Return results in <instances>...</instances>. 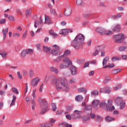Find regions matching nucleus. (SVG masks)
I'll list each match as a JSON object with an SVG mask.
<instances>
[{
  "mask_svg": "<svg viewBox=\"0 0 127 127\" xmlns=\"http://www.w3.org/2000/svg\"><path fill=\"white\" fill-rule=\"evenodd\" d=\"M13 37H19L20 36V34L19 33H15L13 34Z\"/></svg>",
  "mask_w": 127,
  "mask_h": 127,
  "instance_id": "nucleus-51",
  "label": "nucleus"
},
{
  "mask_svg": "<svg viewBox=\"0 0 127 127\" xmlns=\"http://www.w3.org/2000/svg\"><path fill=\"white\" fill-rule=\"evenodd\" d=\"M105 34L107 36H110V35H112V34H113V31L111 30H108L107 32H106V33Z\"/></svg>",
  "mask_w": 127,
  "mask_h": 127,
  "instance_id": "nucleus-42",
  "label": "nucleus"
},
{
  "mask_svg": "<svg viewBox=\"0 0 127 127\" xmlns=\"http://www.w3.org/2000/svg\"><path fill=\"white\" fill-rule=\"evenodd\" d=\"M66 109L67 110V111H72V110H73V107L71 106H68L66 108Z\"/></svg>",
  "mask_w": 127,
  "mask_h": 127,
  "instance_id": "nucleus-62",
  "label": "nucleus"
},
{
  "mask_svg": "<svg viewBox=\"0 0 127 127\" xmlns=\"http://www.w3.org/2000/svg\"><path fill=\"white\" fill-rule=\"evenodd\" d=\"M72 13V7H67L65 11H64V14L65 16H69Z\"/></svg>",
  "mask_w": 127,
  "mask_h": 127,
  "instance_id": "nucleus-13",
  "label": "nucleus"
},
{
  "mask_svg": "<svg viewBox=\"0 0 127 127\" xmlns=\"http://www.w3.org/2000/svg\"><path fill=\"white\" fill-rule=\"evenodd\" d=\"M65 117L66 118L67 120H69V121L72 119V116H71L70 115H66Z\"/></svg>",
  "mask_w": 127,
  "mask_h": 127,
  "instance_id": "nucleus-60",
  "label": "nucleus"
},
{
  "mask_svg": "<svg viewBox=\"0 0 127 127\" xmlns=\"http://www.w3.org/2000/svg\"><path fill=\"white\" fill-rule=\"evenodd\" d=\"M75 100L77 102H81L83 100V96L81 95H78L75 97Z\"/></svg>",
  "mask_w": 127,
  "mask_h": 127,
  "instance_id": "nucleus-27",
  "label": "nucleus"
},
{
  "mask_svg": "<svg viewBox=\"0 0 127 127\" xmlns=\"http://www.w3.org/2000/svg\"><path fill=\"white\" fill-rule=\"evenodd\" d=\"M38 101L41 106H45V108H48V103H47V101H45L44 99L39 97Z\"/></svg>",
  "mask_w": 127,
  "mask_h": 127,
  "instance_id": "nucleus-10",
  "label": "nucleus"
},
{
  "mask_svg": "<svg viewBox=\"0 0 127 127\" xmlns=\"http://www.w3.org/2000/svg\"><path fill=\"white\" fill-rule=\"evenodd\" d=\"M50 12L52 15H57L56 10H55L54 9H51Z\"/></svg>",
  "mask_w": 127,
  "mask_h": 127,
  "instance_id": "nucleus-38",
  "label": "nucleus"
},
{
  "mask_svg": "<svg viewBox=\"0 0 127 127\" xmlns=\"http://www.w3.org/2000/svg\"><path fill=\"white\" fill-rule=\"evenodd\" d=\"M40 127H47L46 123H44L40 125Z\"/></svg>",
  "mask_w": 127,
  "mask_h": 127,
  "instance_id": "nucleus-64",
  "label": "nucleus"
},
{
  "mask_svg": "<svg viewBox=\"0 0 127 127\" xmlns=\"http://www.w3.org/2000/svg\"><path fill=\"white\" fill-rule=\"evenodd\" d=\"M50 69L51 72H53V73H55V74H59V70L57 67L52 66L50 67Z\"/></svg>",
  "mask_w": 127,
  "mask_h": 127,
  "instance_id": "nucleus-16",
  "label": "nucleus"
},
{
  "mask_svg": "<svg viewBox=\"0 0 127 127\" xmlns=\"http://www.w3.org/2000/svg\"><path fill=\"white\" fill-rule=\"evenodd\" d=\"M86 110L87 111H90V112H91V110H92V106L91 105L87 106L86 107Z\"/></svg>",
  "mask_w": 127,
  "mask_h": 127,
  "instance_id": "nucleus-50",
  "label": "nucleus"
},
{
  "mask_svg": "<svg viewBox=\"0 0 127 127\" xmlns=\"http://www.w3.org/2000/svg\"><path fill=\"white\" fill-rule=\"evenodd\" d=\"M124 38H126V36L123 33L118 34L113 37V39H114V40H115V42H117V43H120V42H121V40Z\"/></svg>",
  "mask_w": 127,
  "mask_h": 127,
  "instance_id": "nucleus-6",
  "label": "nucleus"
},
{
  "mask_svg": "<svg viewBox=\"0 0 127 127\" xmlns=\"http://www.w3.org/2000/svg\"><path fill=\"white\" fill-rule=\"evenodd\" d=\"M12 91L15 94H19L18 90H17V89L15 87L12 88Z\"/></svg>",
  "mask_w": 127,
  "mask_h": 127,
  "instance_id": "nucleus-48",
  "label": "nucleus"
},
{
  "mask_svg": "<svg viewBox=\"0 0 127 127\" xmlns=\"http://www.w3.org/2000/svg\"><path fill=\"white\" fill-rule=\"evenodd\" d=\"M63 58H64V56H60L57 59L54 60L55 62H60L63 61Z\"/></svg>",
  "mask_w": 127,
  "mask_h": 127,
  "instance_id": "nucleus-20",
  "label": "nucleus"
},
{
  "mask_svg": "<svg viewBox=\"0 0 127 127\" xmlns=\"http://www.w3.org/2000/svg\"><path fill=\"white\" fill-rule=\"evenodd\" d=\"M112 92V88H109L108 90H106L104 91H103L102 90L100 91V93H105V94H110Z\"/></svg>",
  "mask_w": 127,
  "mask_h": 127,
  "instance_id": "nucleus-32",
  "label": "nucleus"
},
{
  "mask_svg": "<svg viewBox=\"0 0 127 127\" xmlns=\"http://www.w3.org/2000/svg\"><path fill=\"white\" fill-rule=\"evenodd\" d=\"M110 60V58L109 57H105L102 62V65L103 66H106L107 65V63H108V61Z\"/></svg>",
  "mask_w": 127,
  "mask_h": 127,
  "instance_id": "nucleus-23",
  "label": "nucleus"
},
{
  "mask_svg": "<svg viewBox=\"0 0 127 127\" xmlns=\"http://www.w3.org/2000/svg\"><path fill=\"white\" fill-rule=\"evenodd\" d=\"M69 32L71 33L73 32V30L68 29H63L60 31V34H62V35H67Z\"/></svg>",
  "mask_w": 127,
  "mask_h": 127,
  "instance_id": "nucleus-11",
  "label": "nucleus"
},
{
  "mask_svg": "<svg viewBox=\"0 0 127 127\" xmlns=\"http://www.w3.org/2000/svg\"><path fill=\"white\" fill-rule=\"evenodd\" d=\"M100 105V101L98 100H94L92 102V106L94 108H97V107Z\"/></svg>",
  "mask_w": 127,
  "mask_h": 127,
  "instance_id": "nucleus-19",
  "label": "nucleus"
},
{
  "mask_svg": "<svg viewBox=\"0 0 127 127\" xmlns=\"http://www.w3.org/2000/svg\"><path fill=\"white\" fill-rule=\"evenodd\" d=\"M8 18L11 21H14V17H13V16H9Z\"/></svg>",
  "mask_w": 127,
  "mask_h": 127,
  "instance_id": "nucleus-59",
  "label": "nucleus"
},
{
  "mask_svg": "<svg viewBox=\"0 0 127 127\" xmlns=\"http://www.w3.org/2000/svg\"><path fill=\"white\" fill-rule=\"evenodd\" d=\"M50 34H52V35H53L54 36H57V34L54 32V30H50Z\"/></svg>",
  "mask_w": 127,
  "mask_h": 127,
  "instance_id": "nucleus-47",
  "label": "nucleus"
},
{
  "mask_svg": "<svg viewBox=\"0 0 127 127\" xmlns=\"http://www.w3.org/2000/svg\"><path fill=\"white\" fill-rule=\"evenodd\" d=\"M43 51H44L45 52H49V51L51 50V49H50V48H48V47L45 46H44L43 47Z\"/></svg>",
  "mask_w": 127,
  "mask_h": 127,
  "instance_id": "nucleus-31",
  "label": "nucleus"
},
{
  "mask_svg": "<svg viewBox=\"0 0 127 127\" xmlns=\"http://www.w3.org/2000/svg\"><path fill=\"white\" fill-rule=\"evenodd\" d=\"M70 73L72 76L76 75L78 73V71H77V67L74 65H72L70 67Z\"/></svg>",
  "mask_w": 127,
  "mask_h": 127,
  "instance_id": "nucleus-12",
  "label": "nucleus"
},
{
  "mask_svg": "<svg viewBox=\"0 0 127 127\" xmlns=\"http://www.w3.org/2000/svg\"><path fill=\"white\" fill-rule=\"evenodd\" d=\"M96 122L97 123H100V122H102V121H103V118L101 117L100 116L97 115L96 117Z\"/></svg>",
  "mask_w": 127,
  "mask_h": 127,
  "instance_id": "nucleus-33",
  "label": "nucleus"
},
{
  "mask_svg": "<svg viewBox=\"0 0 127 127\" xmlns=\"http://www.w3.org/2000/svg\"><path fill=\"white\" fill-rule=\"evenodd\" d=\"M111 29L112 30H113V31H115V32L120 31L121 29V26H120V25H116V27L112 26L111 28Z\"/></svg>",
  "mask_w": 127,
  "mask_h": 127,
  "instance_id": "nucleus-18",
  "label": "nucleus"
},
{
  "mask_svg": "<svg viewBox=\"0 0 127 127\" xmlns=\"http://www.w3.org/2000/svg\"><path fill=\"white\" fill-rule=\"evenodd\" d=\"M102 50H104V47L103 46H96L95 48V51L100 52V51H102Z\"/></svg>",
  "mask_w": 127,
  "mask_h": 127,
  "instance_id": "nucleus-26",
  "label": "nucleus"
},
{
  "mask_svg": "<svg viewBox=\"0 0 127 127\" xmlns=\"http://www.w3.org/2000/svg\"><path fill=\"white\" fill-rule=\"evenodd\" d=\"M105 78V80L104 81L103 83L104 84H107V83H108L109 81L111 80V77H110L109 75H106Z\"/></svg>",
  "mask_w": 127,
  "mask_h": 127,
  "instance_id": "nucleus-28",
  "label": "nucleus"
},
{
  "mask_svg": "<svg viewBox=\"0 0 127 127\" xmlns=\"http://www.w3.org/2000/svg\"><path fill=\"white\" fill-rule=\"evenodd\" d=\"M122 16H123V15H122V14L119 13L116 15V19L117 20L119 19V18H121V17H122Z\"/></svg>",
  "mask_w": 127,
  "mask_h": 127,
  "instance_id": "nucleus-52",
  "label": "nucleus"
},
{
  "mask_svg": "<svg viewBox=\"0 0 127 127\" xmlns=\"http://www.w3.org/2000/svg\"><path fill=\"white\" fill-rule=\"evenodd\" d=\"M25 14L27 18L28 17V16H30L31 15V8L25 10Z\"/></svg>",
  "mask_w": 127,
  "mask_h": 127,
  "instance_id": "nucleus-21",
  "label": "nucleus"
},
{
  "mask_svg": "<svg viewBox=\"0 0 127 127\" xmlns=\"http://www.w3.org/2000/svg\"><path fill=\"white\" fill-rule=\"evenodd\" d=\"M112 103L113 101L112 100H108L107 104L106 103V101H103L100 103V107L105 111H110V112H112L115 110V106H112Z\"/></svg>",
  "mask_w": 127,
  "mask_h": 127,
  "instance_id": "nucleus-3",
  "label": "nucleus"
},
{
  "mask_svg": "<svg viewBox=\"0 0 127 127\" xmlns=\"http://www.w3.org/2000/svg\"><path fill=\"white\" fill-rule=\"evenodd\" d=\"M116 103L118 106H120V110H123L126 106V102L123 99V97L118 96L116 100Z\"/></svg>",
  "mask_w": 127,
  "mask_h": 127,
  "instance_id": "nucleus-5",
  "label": "nucleus"
},
{
  "mask_svg": "<svg viewBox=\"0 0 127 127\" xmlns=\"http://www.w3.org/2000/svg\"><path fill=\"white\" fill-rule=\"evenodd\" d=\"M84 40H85L84 35L79 34L72 41L71 45L75 49H80V46L84 44Z\"/></svg>",
  "mask_w": 127,
  "mask_h": 127,
  "instance_id": "nucleus-2",
  "label": "nucleus"
},
{
  "mask_svg": "<svg viewBox=\"0 0 127 127\" xmlns=\"http://www.w3.org/2000/svg\"><path fill=\"white\" fill-rule=\"evenodd\" d=\"M12 98H13V99L10 105L11 107H12V106H14V105H15V101H16V96H15V95H13Z\"/></svg>",
  "mask_w": 127,
  "mask_h": 127,
  "instance_id": "nucleus-25",
  "label": "nucleus"
},
{
  "mask_svg": "<svg viewBox=\"0 0 127 127\" xmlns=\"http://www.w3.org/2000/svg\"><path fill=\"white\" fill-rule=\"evenodd\" d=\"M75 81H76V79L74 78H71L69 80L68 83L69 84H72L75 83Z\"/></svg>",
  "mask_w": 127,
  "mask_h": 127,
  "instance_id": "nucleus-39",
  "label": "nucleus"
},
{
  "mask_svg": "<svg viewBox=\"0 0 127 127\" xmlns=\"http://www.w3.org/2000/svg\"><path fill=\"white\" fill-rule=\"evenodd\" d=\"M53 47L54 49H56V50H53L51 52V54L53 55L54 56H58V55H60V53H59V49H60V48L56 45H55L53 46Z\"/></svg>",
  "mask_w": 127,
  "mask_h": 127,
  "instance_id": "nucleus-7",
  "label": "nucleus"
},
{
  "mask_svg": "<svg viewBox=\"0 0 127 127\" xmlns=\"http://www.w3.org/2000/svg\"><path fill=\"white\" fill-rule=\"evenodd\" d=\"M5 21H6V20H5L4 19H0V23L1 24H4V22H5Z\"/></svg>",
  "mask_w": 127,
  "mask_h": 127,
  "instance_id": "nucleus-56",
  "label": "nucleus"
},
{
  "mask_svg": "<svg viewBox=\"0 0 127 127\" xmlns=\"http://www.w3.org/2000/svg\"><path fill=\"white\" fill-rule=\"evenodd\" d=\"M39 24H40L39 21H38L37 20L35 21V24H34L35 28H37V27H38V26H39Z\"/></svg>",
  "mask_w": 127,
  "mask_h": 127,
  "instance_id": "nucleus-37",
  "label": "nucleus"
},
{
  "mask_svg": "<svg viewBox=\"0 0 127 127\" xmlns=\"http://www.w3.org/2000/svg\"><path fill=\"white\" fill-rule=\"evenodd\" d=\"M105 121L106 123H111L112 121H115V118L107 116L105 118Z\"/></svg>",
  "mask_w": 127,
  "mask_h": 127,
  "instance_id": "nucleus-22",
  "label": "nucleus"
},
{
  "mask_svg": "<svg viewBox=\"0 0 127 127\" xmlns=\"http://www.w3.org/2000/svg\"><path fill=\"white\" fill-rule=\"evenodd\" d=\"M72 61L69 57H65L63 60V62L59 65L60 69H66L68 68L70 65H72Z\"/></svg>",
  "mask_w": 127,
  "mask_h": 127,
  "instance_id": "nucleus-4",
  "label": "nucleus"
},
{
  "mask_svg": "<svg viewBox=\"0 0 127 127\" xmlns=\"http://www.w3.org/2000/svg\"><path fill=\"white\" fill-rule=\"evenodd\" d=\"M0 96H4V95H5V91L3 90H0Z\"/></svg>",
  "mask_w": 127,
  "mask_h": 127,
  "instance_id": "nucleus-58",
  "label": "nucleus"
},
{
  "mask_svg": "<svg viewBox=\"0 0 127 127\" xmlns=\"http://www.w3.org/2000/svg\"><path fill=\"white\" fill-rule=\"evenodd\" d=\"M76 119H78L79 120H80V119H82V120H83V121L84 122H87V121H89V120H90V117H88L86 116H79V117H75Z\"/></svg>",
  "mask_w": 127,
  "mask_h": 127,
  "instance_id": "nucleus-14",
  "label": "nucleus"
},
{
  "mask_svg": "<svg viewBox=\"0 0 127 127\" xmlns=\"http://www.w3.org/2000/svg\"><path fill=\"white\" fill-rule=\"evenodd\" d=\"M2 34H3V39L4 40L5 39V37H6V34H7V33L8 32V28H5V29H3L2 31Z\"/></svg>",
  "mask_w": 127,
  "mask_h": 127,
  "instance_id": "nucleus-15",
  "label": "nucleus"
},
{
  "mask_svg": "<svg viewBox=\"0 0 127 127\" xmlns=\"http://www.w3.org/2000/svg\"><path fill=\"white\" fill-rule=\"evenodd\" d=\"M47 111H48V109H42V110L40 112V114H42V115H44V114H45V113H46Z\"/></svg>",
  "mask_w": 127,
  "mask_h": 127,
  "instance_id": "nucleus-44",
  "label": "nucleus"
},
{
  "mask_svg": "<svg viewBox=\"0 0 127 127\" xmlns=\"http://www.w3.org/2000/svg\"><path fill=\"white\" fill-rule=\"evenodd\" d=\"M70 54H71V51L69 50H66L64 51L63 56H64V58L66 56H69V55H70Z\"/></svg>",
  "mask_w": 127,
  "mask_h": 127,
  "instance_id": "nucleus-24",
  "label": "nucleus"
},
{
  "mask_svg": "<svg viewBox=\"0 0 127 127\" xmlns=\"http://www.w3.org/2000/svg\"><path fill=\"white\" fill-rule=\"evenodd\" d=\"M89 65H90V62L88 61L84 64V68H87V67H88Z\"/></svg>",
  "mask_w": 127,
  "mask_h": 127,
  "instance_id": "nucleus-55",
  "label": "nucleus"
},
{
  "mask_svg": "<svg viewBox=\"0 0 127 127\" xmlns=\"http://www.w3.org/2000/svg\"><path fill=\"white\" fill-rule=\"evenodd\" d=\"M74 114L76 116H81V115H83V112L78 110H75L74 112Z\"/></svg>",
  "mask_w": 127,
  "mask_h": 127,
  "instance_id": "nucleus-30",
  "label": "nucleus"
},
{
  "mask_svg": "<svg viewBox=\"0 0 127 127\" xmlns=\"http://www.w3.org/2000/svg\"><path fill=\"white\" fill-rule=\"evenodd\" d=\"M126 49H127V47L125 46H122L119 47V51H120L121 52H122V51H125Z\"/></svg>",
  "mask_w": 127,
  "mask_h": 127,
  "instance_id": "nucleus-41",
  "label": "nucleus"
},
{
  "mask_svg": "<svg viewBox=\"0 0 127 127\" xmlns=\"http://www.w3.org/2000/svg\"><path fill=\"white\" fill-rule=\"evenodd\" d=\"M45 23H47L48 24H52V22H51V20L50 19V18H49L48 16H45Z\"/></svg>",
  "mask_w": 127,
  "mask_h": 127,
  "instance_id": "nucleus-17",
  "label": "nucleus"
},
{
  "mask_svg": "<svg viewBox=\"0 0 127 127\" xmlns=\"http://www.w3.org/2000/svg\"><path fill=\"white\" fill-rule=\"evenodd\" d=\"M52 107L53 111L55 112V111H56V109H57L56 104L55 103H52Z\"/></svg>",
  "mask_w": 127,
  "mask_h": 127,
  "instance_id": "nucleus-45",
  "label": "nucleus"
},
{
  "mask_svg": "<svg viewBox=\"0 0 127 127\" xmlns=\"http://www.w3.org/2000/svg\"><path fill=\"white\" fill-rule=\"evenodd\" d=\"M51 82L52 85L56 86L58 91H60L61 89H65L66 91L69 90V85H68V81L64 77H57L54 75L50 76H46L44 83L47 84L48 81Z\"/></svg>",
  "mask_w": 127,
  "mask_h": 127,
  "instance_id": "nucleus-1",
  "label": "nucleus"
},
{
  "mask_svg": "<svg viewBox=\"0 0 127 127\" xmlns=\"http://www.w3.org/2000/svg\"><path fill=\"white\" fill-rule=\"evenodd\" d=\"M40 81V78L38 77H36L32 79L31 81V85L33 87H35L38 85V83Z\"/></svg>",
  "mask_w": 127,
  "mask_h": 127,
  "instance_id": "nucleus-9",
  "label": "nucleus"
},
{
  "mask_svg": "<svg viewBox=\"0 0 127 127\" xmlns=\"http://www.w3.org/2000/svg\"><path fill=\"white\" fill-rule=\"evenodd\" d=\"M82 3H83V1L82 0H76V4L77 5H82Z\"/></svg>",
  "mask_w": 127,
  "mask_h": 127,
  "instance_id": "nucleus-46",
  "label": "nucleus"
},
{
  "mask_svg": "<svg viewBox=\"0 0 127 127\" xmlns=\"http://www.w3.org/2000/svg\"><path fill=\"white\" fill-rule=\"evenodd\" d=\"M29 74L30 75V77H32L33 75H34V73L33 72V70H30L29 72Z\"/></svg>",
  "mask_w": 127,
  "mask_h": 127,
  "instance_id": "nucleus-53",
  "label": "nucleus"
},
{
  "mask_svg": "<svg viewBox=\"0 0 127 127\" xmlns=\"http://www.w3.org/2000/svg\"><path fill=\"white\" fill-rule=\"evenodd\" d=\"M27 36V31H26L25 33H23L22 38L24 39Z\"/></svg>",
  "mask_w": 127,
  "mask_h": 127,
  "instance_id": "nucleus-61",
  "label": "nucleus"
},
{
  "mask_svg": "<svg viewBox=\"0 0 127 127\" xmlns=\"http://www.w3.org/2000/svg\"><path fill=\"white\" fill-rule=\"evenodd\" d=\"M26 51L27 52V54H28V55L33 54V50H32V49H29L26 50Z\"/></svg>",
  "mask_w": 127,
  "mask_h": 127,
  "instance_id": "nucleus-34",
  "label": "nucleus"
},
{
  "mask_svg": "<svg viewBox=\"0 0 127 127\" xmlns=\"http://www.w3.org/2000/svg\"><path fill=\"white\" fill-rule=\"evenodd\" d=\"M26 54H27L26 50H23L21 53V56H22V57H25Z\"/></svg>",
  "mask_w": 127,
  "mask_h": 127,
  "instance_id": "nucleus-35",
  "label": "nucleus"
},
{
  "mask_svg": "<svg viewBox=\"0 0 127 127\" xmlns=\"http://www.w3.org/2000/svg\"><path fill=\"white\" fill-rule=\"evenodd\" d=\"M99 6H101V7H106L107 6L105 4V3L104 2H100L99 4Z\"/></svg>",
  "mask_w": 127,
  "mask_h": 127,
  "instance_id": "nucleus-57",
  "label": "nucleus"
},
{
  "mask_svg": "<svg viewBox=\"0 0 127 127\" xmlns=\"http://www.w3.org/2000/svg\"><path fill=\"white\" fill-rule=\"evenodd\" d=\"M59 127H67V123L66 122H64L63 123L59 124Z\"/></svg>",
  "mask_w": 127,
  "mask_h": 127,
  "instance_id": "nucleus-40",
  "label": "nucleus"
},
{
  "mask_svg": "<svg viewBox=\"0 0 127 127\" xmlns=\"http://www.w3.org/2000/svg\"><path fill=\"white\" fill-rule=\"evenodd\" d=\"M91 94V96H93V97H97V96L99 95V91L97 90H94L93 91H92Z\"/></svg>",
  "mask_w": 127,
  "mask_h": 127,
  "instance_id": "nucleus-29",
  "label": "nucleus"
},
{
  "mask_svg": "<svg viewBox=\"0 0 127 127\" xmlns=\"http://www.w3.org/2000/svg\"><path fill=\"white\" fill-rule=\"evenodd\" d=\"M96 32L99 33L100 35H105L106 33H107V31L106 29L102 27H98L96 29Z\"/></svg>",
  "mask_w": 127,
  "mask_h": 127,
  "instance_id": "nucleus-8",
  "label": "nucleus"
},
{
  "mask_svg": "<svg viewBox=\"0 0 127 127\" xmlns=\"http://www.w3.org/2000/svg\"><path fill=\"white\" fill-rule=\"evenodd\" d=\"M47 127H53V124L51 122H49L48 123H46Z\"/></svg>",
  "mask_w": 127,
  "mask_h": 127,
  "instance_id": "nucleus-54",
  "label": "nucleus"
},
{
  "mask_svg": "<svg viewBox=\"0 0 127 127\" xmlns=\"http://www.w3.org/2000/svg\"><path fill=\"white\" fill-rule=\"evenodd\" d=\"M22 73H23V76L24 77H26V76H27V74H28V72H27V71L25 70H23Z\"/></svg>",
  "mask_w": 127,
  "mask_h": 127,
  "instance_id": "nucleus-49",
  "label": "nucleus"
},
{
  "mask_svg": "<svg viewBox=\"0 0 127 127\" xmlns=\"http://www.w3.org/2000/svg\"><path fill=\"white\" fill-rule=\"evenodd\" d=\"M40 46H41V45L40 44H38L36 46V47H37L38 50H39V51H40V50L41 49V48H40Z\"/></svg>",
  "mask_w": 127,
  "mask_h": 127,
  "instance_id": "nucleus-63",
  "label": "nucleus"
},
{
  "mask_svg": "<svg viewBox=\"0 0 127 127\" xmlns=\"http://www.w3.org/2000/svg\"><path fill=\"white\" fill-rule=\"evenodd\" d=\"M6 55H7V53L4 51L1 55V56L3 59H6Z\"/></svg>",
  "mask_w": 127,
  "mask_h": 127,
  "instance_id": "nucleus-36",
  "label": "nucleus"
},
{
  "mask_svg": "<svg viewBox=\"0 0 127 127\" xmlns=\"http://www.w3.org/2000/svg\"><path fill=\"white\" fill-rule=\"evenodd\" d=\"M78 92H84L85 93H86L87 91L86 90V88L82 87L78 89Z\"/></svg>",
  "mask_w": 127,
  "mask_h": 127,
  "instance_id": "nucleus-43",
  "label": "nucleus"
}]
</instances>
